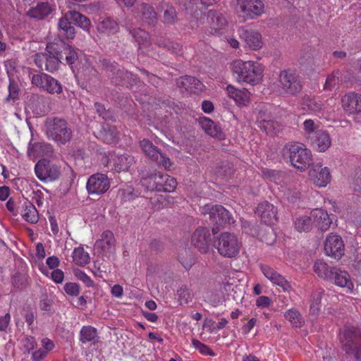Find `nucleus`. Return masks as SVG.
Wrapping results in <instances>:
<instances>
[{"mask_svg":"<svg viewBox=\"0 0 361 361\" xmlns=\"http://www.w3.org/2000/svg\"><path fill=\"white\" fill-rule=\"evenodd\" d=\"M232 71L238 82L255 85L262 80L264 68L258 62L237 60L232 63Z\"/></svg>","mask_w":361,"mask_h":361,"instance_id":"obj_1","label":"nucleus"},{"mask_svg":"<svg viewBox=\"0 0 361 361\" xmlns=\"http://www.w3.org/2000/svg\"><path fill=\"white\" fill-rule=\"evenodd\" d=\"M282 156L291 165L301 171L307 169L312 161V152L300 142L287 143L282 149Z\"/></svg>","mask_w":361,"mask_h":361,"instance_id":"obj_2","label":"nucleus"},{"mask_svg":"<svg viewBox=\"0 0 361 361\" xmlns=\"http://www.w3.org/2000/svg\"><path fill=\"white\" fill-rule=\"evenodd\" d=\"M47 137L58 145H65L73 137V130L68 121L61 118H48L45 121Z\"/></svg>","mask_w":361,"mask_h":361,"instance_id":"obj_3","label":"nucleus"},{"mask_svg":"<svg viewBox=\"0 0 361 361\" xmlns=\"http://www.w3.org/2000/svg\"><path fill=\"white\" fill-rule=\"evenodd\" d=\"M342 348L346 354L353 355L356 360L361 356V329L355 326L345 328L341 338Z\"/></svg>","mask_w":361,"mask_h":361,"instance_id":"obj_4","label":"nucleus"},{"mask_svg":"<svg viewBox=\"0 0 361 361\" xmlns=\"http://www.w3.org/2000/svg\"><path fill=\"white\" fill-rule=\"evenodd\" d=\"M214 245L220 255L233 258L239 254L242 244L235 234L224 232L214 240Z\"/></svg>","mask_w":361,"mask_h":361,"instance_id":"obj_5","label":"nucleus"},{"mask_svg":"<svg viewBox=\"0 0 361 361\" xmlns=\"http://www.w3.org/2000/svg\"><path fill=\"white\" fill-rule=\"evenodd\" d=\"M202 212L204 215L208 214L211 222L216 226V228H212L214 234L217 233L219 227H224L234 223L230 212L222 205L207 204L202 208Z\"/></svg>","mask_w":361,"mask_h":361,"instance_id":"obj_6","label":"nucleus"},{"mask_svg":"<svg viewBox=\"0 0 361 361\" xmlns=\"http://www.w3.org/2000/svg\"><path fill=\"white\" fill-rule=\"evenodd\" d=\"M48 49L51 54L59 56L60 62L63 59L69 66H73L78 59V55L75 49L62 39H55L48 43Z\"/></svg>","mask_w":361,"mask_h":361,"instance_id":"obj_7","label":"nucleus"},{"mask_svg":"<svg viewBox=\"0 0 361 361\" xmlns=\"http://www.w3.org/2000/svg\"><path fill=\"white\" fill-rule=\"evenodd\" d=\"M37 177L42 182H52L59 178L60 168L47 159L37 161L35 166Z\"/></svg>","mask_w":361,"mask_h":361,"instance_id":"obj_8","label":"nucleus"},{"mask_svg":"<svg viewBox=\"0 0 361 361\" xmlns=\"http://www.w3.org/2000/svg\"><path fill=\"white\" fill-rule=\"evenodd\" d=\"M34 61L39 68L51 73L58 70L61 63L59 56L51 53L48 49V44L47 45L45 52L35 54Z\"/></svg>","mask_w":361,"mask_h":361,"instance_id":"obj_9","label":"nucleus"},{"mask_svg":"<svg viewBox=\"0 0 361 361\" xmlns=\"http://www.w3.org/2000/svg\"><path fill=\"white\" fill-rule=\"evenodd\" d=\"M110 188L108 176L104 173H94L89 177L86 188L90 195L104 194Z\"/></svg>","mask_w":361,"mask_h":361,"instance_id":"obj_10","label":"nucleus"},{"mask_svg":"<svg viewBox=\"0 0 361 361\" xmlns=\"http://www.w3.org/2000/svg\"><path fill=\"white\" fill-rule=\"evenodd\" d=\"M237 6L244 17L250 19L261 16L264 8L261 0H237Z\"/></svg>","mask_w":361,"mask_h":361,"instance_id":"obj_11","label":"nucleus"},{"mask_svg":"<svg viewBox=\"0 0 361 361\" xmlns=\"http://www.w3.org/2000/svg\"><path fill=\"white\" fill-rule=\"evenodd\" d=\"M256 215L266 225H274L278 221V209L271 203L264 201L258 204Z\"/></svg>","mask_w":361,"mask_h":361,"instance_id":"obj_12","label":"nucleus"},{"mask_svg":"<svg viewBox=\"0 0 361 361\" xmlns=\"http://www.w3.org/2000/svg\"><path fill=\"white\" fill-rule=\"evenodd\" d=\"M309 176L313 183L321 188L325 187L331 180V176L328 167H323L321 163L312 164L309 171Z\"/></svg>","mask_w":361,"mask_h":361,"instance_id":"obj_13","label":"nucleus"},{"mask_svg":"<svg viewBox=\"0 0 361 361\" xmlns=\"http://www.w3.org/2000/svg\"><path fill=\"white\" fill-rule=\"evenodd\" d=\"M324 252L329 257L340 259L344 255V243L341 237L333 233L329 235L324 243Z\"/></svg>","mask_w":361,"mask_h":361,"instance_id":"obj_14","label":"nucleus"},{"mask_svg":"<svg viewBox=\"0 0 361 361\" xmlns=\"http://www.w3.org/2000/svg\"><path fill=\"white\" fill-rule=\"evenodd\" d=\"M210 242L211 234L207 228L199 227L192 235V244L202 253L209 251Z\"/></svg>","mask_w":361,"mask_h":361,"instance_id":"obj_15","label":"nucleus"},{"mask_svg":"<svg viewBox=\"0 0 361 361\" xmlns=\"http://www.w3.org/2000/svg\"><path fill=\"white\" fill-rule=\"evenodd\" d=\"M279 81L286 93L295 94L302 90L299 78L288 71H283L280 73Z\"/></svg>","mask_w":361,"mask_h":361,"instance_id":"obj_16","label":"nucleus"},{"mask_svg":"<svg viewBox=\"0 0 361 361\" xmlns=\"http://www.w3.org/2000/svg\"><path fill=\"white\" fill-rule=\"evenodd\" d=\"M329 281L334 282L336 286L345 288L346 293H352L353 290L354 284L349 274L338 267H333V273Z\"/></svg>","mask_w":361,"mask_h":361,"instance_id":"obj_17","label":"nucleus"},{"mask_svg":"<svg viewBox=\"0 0 361 361\" xmlns=\"http://www.w3.org/2000/svg\"><path fill=\"white\" fill-rule=\"evenodd\" d=\"M262 271L264 276L267 278L274 284L282 288L283 291H290L293 288L289 281L284 276L276 271L274 269L269 266H262Z\"/></svg>","mask_w":361,"mask_h":361,"instance_id":"obj_18","label":"nucleus"},{"mask_svg":"<svg viewBox=\"0 0 361 361\" xmlns=\"http://www.w3.org/2000/svg\"><path fill=\"white\" fill-rule=\"evenodd\" d=\"M239 35L245 44L251 49L257 50L262 47V36L258 32L252 29L241 27L239 30Z\"/></svg>","mask_w":361,"mask_h":361,"instance_id":"obj_19","label":"nucleus"},{"mask_svg":"<svg viewBox=\"0 0 361 361\" xmlns=\"http://www.w3.org/2000/svg\"><path fill=\"white\" fill-rule=\"evenodd\" d=\"M308 140L311 145L321 152H325L331 144L329 133L322 130H317Z\"/></svg>","mask_w":361,"mask_h":361,"instance_id":"obj_20","label":"nucleus"},{"mask_svg":"<svg viewBox=\"0 0 361 361\" xmlns=\"http://www.w3.org/2000/svg\"><path fill=\"white\" fill-rule=\"evenodd\" d=\"M226 90L228 96L233 99L238 106H245L250 103V93L247 90L237 89L234 86L228 85Z\"/></svg>","mask_w":361,"mask_h":361,"instance_id":"obj_21","label":"nucleus"},{"mask_svg":"<svg viewBox=\"0 0 361 361\" xmlns=\"http://www.w3.org/2000/svg\"><path fill=\"white\" fill-rule=\"evenodd\" d=\"M341 102L345 111L350 114L361 113V94L348 93L343 97Z\"/></svg>","mask_w":361,"mask_h":361,"instance_id":"obj_22","label":"nucleus"},{"mask_svg":"<svg viewBox=\"0 0 361 361\" xmlns=\"http://www.w3.org/2000/svg\"><path fill=\"white\" fill-rule=\"evenodd\" d=\"M301 106L304 110L310 111L315 114H322L325 109L324 103L322 99L310 95H305L302 97Z\"/></svg>","mask_w":361,"mask_h":361,"instance_id":"obj_23","label":"nucleus"},{"mask_svg":"<svg viewBox=\"0 0 361 361\" xmlns=\"http://www.w3.org/2000/svg\"><path fill=\"white\" fill-rule=\"evenodd\" d=\"M311 215L314 218L315 226L322 231H326L332 224V219L328 213L322 209H315L311 212Z\"/></svg>","mask_w":361,"mask_h":361,"instance_id":"obj_24","label":"nucleus"},{"mask_svg":"<svg viewBox=\"0 0 361 361\" xmlns=\"http://www.w3.org/2000/svg\"><path fill=\"white\" fill-rule=\"evenodd\" d=\"M199 123L204 132L211 137H217L219 139L224 138V134L221 127L210 118L202 117L199 120Z\"/></svg>","mask_w":361,"mask_h":361,"instance_id":"obj_25","label":"nucleus"},{"mask_svg":"<svg viewBox=\"0 0 361 361\" xmlns=\"http://www.w3.org/2000/svg\"><path fill=\"white\" fill-rule=\"evenodd\" d=\"M54 8L48 2H39L36 6L32 7L27 15L32 18L42 20L52 13Z\"/></svg>","mask_w":361,"mask_h":361,"instance_id":"obj_26","label":"nucleus"},{"mask_svg":"<svg viewBox=\"0 0 361 361\" xmlns=\"http://www.w3.org/2000/svg\"><path fill=\"white\" fill-rule=\"evenodd\" d=\"M177 86L190 92L200 91L202 90V83L196 78L192 76H183L177 80Z\"/></svg>","mask_w":361,"mask_h":361,"instance_id":"obj_27","label":"nucleus"},{"mask_svg":"<svg viewBox=\"0 0 361 361\" xmlns=\"http://www.w3.org/2000/svg\"><path fill=\"white\" fill-rule=\"evenodd\" d=\"M157 184L159 192H171L174 191L177 186L176 180L168 174L157 172Z\"/></svg>","mask_w":361,"mask_h":361,"instance_id":"obj_28","label":"nucleus"},{"mask_svg":"<svg viewBox=\"0 0 361 361\" xmlns=\"http://www.w3.org/2000/svg\"><path fill=\"white\" fill-rule=\"evenodd\" d=\"M207 20L210 28L216 32L221 30L226 24V18L216 11H209L207 14Z\"/></svg>","mask_w":361,"mask_h":361,"instance_id":"obj_29","label":"nucleus"},{"mask_svg":"<svg viewBox=\"0 0 361 361\" xmlns=\"http://www.w3.org/2000/svg\"><path fill=\"white\" fill-rule=\"evenodd\" d=\"M114 169L117 172L128 171L134 163V157L128 154L116 155L112 158Z\"/></svg>","mask_w":361,"mask_h":361,"instance_id":"obj_30","label":"nucleus"},{"mask_svg":"<svg viewBox=\"0 0 361 361\" xmlns=\"http://www.w3.org/2000/svg\"><path fill=\"white\" fill-rule=\"evenodd\" d=\"M23 218L30 224H36L39 220V214L32 203L26 200L23 202L21 209Z\"/></svg>","mask_w":361,"mask_h":361,"instance_id":"obj_31","label":"nucleus"},{"mask_svg":"<svg viewBox=\"0 0 361 361\" xmlns=\"http://www.w3.org/2000/svg\"><path fill=\"white\" fill-rule=\"evenodd\" d=\"M97 28L99 32L106 35H114L119 30L118 24L111 18H105L100 20Z\"/></svg>","mask_w":361,"mask_h":361,"instance_id":"obj_32","label":"nucleus"},{"mask_svg":"<svg viewBox=\"0 0 361 361\" xmlns=\"http://www.w3.org/2000/svg\"><path fill=\"white\" fill-rule=\"evenodd\" d=\"M71 23H73L68 16V12L59 20L58 27L67 39H73L75 35V28Z\"/></svg>","mask_w":361,"mask_h":361,"instance_id":"obj_33","label":"nucleus"},{"mask_svg":"<svg viewBox=\"0 0 361 361\" xmlns=\"http://www.w3.org/2000/svg\"><path fill=\"white\" fill-rule=\"evenodd\" d=\"M68 16L75 25L80 27L85 31H89L91 27L90 18L75 11H68Z\"/></svg>","mask_w":361,"mask_h":361,"instance_id":"obj_34","label":"nucleus"},{"mask_svg":"<svg viewBox=\"0 0 361 361\" xmlns=\"http://www.w3.org/2000/svg\"><path fill=\"white\" fill-rule=\"evenodd\" d=\"M137 9L145 23L149 25H154L157 22V15L152 6L147 4H142Z\"/></svg>","mask_w":361,"mask_h":361,"instance_id":"obj_35","label":"nucleus"},{"mask_svg":"<svg viewBox=\"0 0 361 361\" xmlns=\"http://www.w3.org/2000/svg\"><path fill=\"white\" fill-rule=\"evenodd\" d=\"M53 152L52 145L47 142H35L30 149V153L38 157H50Z\"/></svg>","mask_w":361,"mask_h":361,"instance_id":"obj_36","label":"nucleus"},{"mask_svg":"<svg viewBox=\"0 0 361 361\" xmlns=\"http://www.w3.org/2000/svg\"><path fill=\"white\" fill-rule=\"evenodd\" d=\"M140 146L145 155L152 161L157 159V157H160V149L149 140L143 139L141 140Z\"/></svg>","mask_w":361,"mask_h":361,"instance_id":"obj_37","label":"nucleus"},{"mask_svg":"<svg viewBox=\"0 0 361 361\" xmlns=\"http://www.w3.org/2000/svg\"><path fill=\"white\" fill-rule=\"evenodd\" d=\"M163 9V22L166 25H174L178 20V13L173 6L164 4Z\"/></svg>","mask_w":361,"mask_h":361,"instance_id":"obj_38","label":"nucleus"},{"mask_svg":"<svg viewBox=\"0 0 361 361\" xmlns=\"http://www.w3.org/2000/svg\"><path fill=\"white\" fill-rule=\"evenodd\" d=\"M284 317L290 322L293 327L300 328L305 324V319L300 312L294 308L290 309L284 313Z\"/></svg>","mask_w":361,"mask_h":361,"instance_id":"obj_39","label":"nucleus"},{"mask_svg":"<svg viewBox=\"0 0 361 361\" xmlns=\"http://www.w3.org/2000/svg\"><path fill=\"white\" fill-rule=\"evenodd\" d=\"M313 269L319 277L328 281L330 280L333 273V267H329L326 263L322 260L315 262Z\"/></svg>","mask_w":361,"mask_h":361,"instance_id":"obj_40","label":"nucleus"},{"mask_svg":"<svg viewBox=\"0 0 361 361\" xmlns=\"http://www.w3.org/2000/svg\"><path fill=\"white\" fill-rule=\"evenodd\" d=\"M157 172H150L147 173L146 175L143 176L140 180V183L143 187H145L147 190L158 191V185L157 184Z\"/></svg>","mask_w":361,"mask_h":361,"instance_id":"obj_41","label":"nucleus"},{"mask_svg":"<svg viewBox=\"0 0 361 361\" xmlns=\"http://www.w3.org/2000/svg\"><path fill=\"white\" fill-rule=\"evenodd\" d=\"M99 135L102 140L107 144L114 143L118 139V133L114 126L104 128Z\"/></svg>","mask_w":361,"mask_h":361,"instance_id":"obj_42","label":"nucleus"},{"mask_svg":"<svg viewBox=\"0 0 361 361\" xmlns=\"http://www.w3.org/2000/svg\"><path fill=\"white\" fill-rule=\"evenodd\" d=\"M134 75L131 73L120 67L116 70L114 74L112 75H109L111 83L116 85H121L126 80L132 79Z\"/></svg>","mask_w":361,"mask_h":361,"instance_id":"obj_43","label":"nucleus"},{"mask_svg":"<svg viewBox=\"0 0 361 361\" xmlns=\"http://www.w3.org/2000/svg\"><path fill=\"white\" fill-rule=\"evenodd\" d=\"M97 337V329L91 326H84L80 330V341L82 343L94 342Z\"/></svg>","mask_w":361,"mask_h":361,"instance_id":"obj_44","label":"nucleus"},{"mask_svg":"<svg viewBox=\"0 0 361 361\" xmlns=\"http://www.w3.org/2000/svg\"><path fill=\"white\" fill-rule=\"evenodd\" d=\"M81 78L86 82L90 83L97 76L98 72L90 63L86 62L82 67L81 71L79 73Z\"/></svg>","mask_w":361,"mask_h":361,"instance_id":"obj_45","label":"nucleus"},{"mask_svg":"<svg viewBox=\"0 0 361 361\" xmlns=\"http://www.w3.org/2000/svg\"><path fill=\"white\" fill-rule=\"evenodd\" d=\"M73 259L76 264L85 266L90 262L89 254L84 250L83 247H76L73 252Z\"/></svg>","mask_w":361,"mask_h":361,"instance_id":"obj_46","label":"nucleus"},{"mask_svg":"<svg viewBox=\"0 0 361 361\" xmlns=\"http://www.w3.org/2000/svg\"><path fill=\"white\" fill-rule=\"evenodd\" d=\"M43 90L52 94H59L63 91L61 84L51 75H49Z\"/></svg>","mask_w":361,"mask_h":361,"instance_id":"obj_47","label":"nucleus"},{"mask_svg":"<svg viewBox=\"0 0 361 361\" xmlns=\"http://www.w3.org/2000/svg\"><path fill=\"white\" fill-rule=\"evenodd\" d=\"M312 220L310 216H302L296 219L295 221V228L300 231L308 232L312 226Z\"/></svg>","mask_w":361,"mask_h":361,"instance_id":"obj_48","label":"nucleus"},{"mask_svg":"<svg viewBox=\"0 0 361 361\" xmlns=\"http://www.w3.org/2000/svg\"><path fill=\"white\" fill-rule=\"evenodd\" d=\"M8 95L6 98L7 102L11 100L16 101L19 99L20 88L18 83L13 79H9V85L8 87Z\"/></svg>","mask_w":361,"mask_h":361,"instance_id":"obj_49","label":"nucleus"},{"mask_svg":"<svg viewBox=\"0 0 361 361\" xmlns=\"http://www.w3.org/2000/svg\"><path fill=\"white\" fill-rule=\"evenodd\" d=\"M118 197L123 202H127L133 200L137 197V195L132 187L128 186L125 188L119 189Z\"/></svg>","mask_w":361,"mask_h":361,"instance_id":"obj_50","label":"nucleus"},{"mask_svg":"<svg viewBox=\"0 0 361 361\" xmlns=\"http://www.w3.org/2000/svg\"><path fill=\"white\" fill-rule=\"evenodd\" d=\"M129 34L140 44L147 42L149 39V33L142 29L135 27Z\"/></svg>","mask_w":361,"mask_h":361,"instance_id":"obj_51","label":"nucleus"},{"mask_svg":"<svg viewBox=\"0 0 361 361\" xmlns=\"http://www.w3.org/2000/svg\"><path fill=\"white\" fill-rule=\"evenodd\" d=\"M339 75L340 72L338 71H334L331 74L329 75L324 85V90H332L338 83Z\"/></svg>","mask_w":361,"mask_h":361,"instance_id":"obj_52","label":"nucleus"},{"mask_svg":"<svg viewBox=\"0 0 361 361\" xmlns=\"http://www.w3.org/2000/svg\"><path fill=\"white\" fill-rule=\"evenodd\" d=\"M99 63L102 69L106 72L109 78V75H112L114 74L116 70L120 67L117 63L111 62L110 60L106 59L100 60Z\"/></svg>","mask_w":361,"mask_h":361,"instance_id":"obj_53","label":"nucleus"},{"mask_svg":"<svg viewBox=\"0 0 361 361\" xmlns=\"http://www.w3.org/2000/svg\"><path fill=\"white\" fill-rule=\"evenodd\" d=\"M99 63L102 69L106 72L109 78V75H112L114 74L116 70L120 67L117 63L111 62L110 60L106 59L100 60Z\"/></svg>","mask_w":361,"mask_h":361,"instance_id":"obj_54","label":"nucleus"},{"mask_svg":"<svg viewBox=\"0 0 361 361\" xmlns=\"http://www.w3.org/2000/svg\"><path fill=\"white\" fill-rule=\"evenodd\" d=\"M322 292L319 291L313 296L314 301L311 304L310 307V314L312 317H316L318 316V314L319 313V311H320L319 303H320V300L322 298Z\"/></svg>","mask_w":361,"mask_h":361,"instance_id":"obj_55","label":"nucleus"},{"mask_svg":"<svg viewBox=\"0 0 361 361\" xmlns=\"http://www.w3.org/2000/svg\"><path fill=\"white\" fill-rule=\"evenodd\" d=\"M177 295L181 303L188 304L192 300V293H190L189 288L185 286L180 287L178 290Z\"/></svg>","mask_w":361,"mask_h":361,"instance_id":"obj_56","label":"nucleus"},{"mask_svg":"<svg viewBox=\"0 0 361 361\" xmlns=\"http://www.w3.org/2000/svg\"><path fill=\"white\" fill-rule=\"evenodd\" d=\"M48 77L49 75L44 73L33 74L31 77L32 84L43 89Z\"/></svg>","mask_w":361,"mask_h":361,"instance_id":"obj_57","label":"nucleus"},{"mask_svg":"<svg viewBox=\"0 0 361 361\" xmlns=\"http://www.w3.org/2000/svg\"><path fill=\"white\" fill-rule=\"evenodd\" d=\"M53 302L51 296L47 294L42 295L39 300V307L43 311L49 312L51 310Z\"/></svg>","mask_w":361,"mask_h":361,"instance_id":"obj_58","label":"nucleus"},{"mask_svg":"<svg viewBox=\"0 0 361 361\" xmlns=\"http://www.w3.org/2000/svg\"><path fill=\"white\" fill-rule=\"evenodd\" d=\"M192 345L197 349L201 354L214 356V352L205 344L197 339L192 340Z\"/></svg>","mask_w":361,"mask_h":361,"instance_id":"obj_59","label":"nucleus"},{"mask_svg":"<svg viewBox=\"0 0 361 361\" xmlns=\"http://www.w3.org/2000/svg\"><path fill=\"white\" fill-rule=\"evenodd\" d=\"M261 128L264 129L267 133H274L279 128V125L276 122L272 120H263L260 123Z\"/></svg>","mask_w":361,"mask_h":361,"instance_id":"obj_60","label":"nucleus"},{"mask_svg":"<svg viewBox=\"0 0 361 361\" xmlns=\"http://www.w3.org/2000/svg\"><path fill=\"white\" fill-rule=\"evenodd\" d=\"M102 241L104 243V247L107 246L108 248L114 245L115 239L114 233L110 231H104L102 235Z\"/></svg>","mask_w":361,"mask_h":361,"instance_id":"obj_61","label":"nucleus"},{"mask_svg":"<svg viewBox=\"0 0 361 361\" xmlns=\"http://www.w3.org/2000/svg\"><path fill=\"white\" fill-rule=\"evenodd\" d=\"M74 274L78 279L83 282L87 287L94 286V281L84 271L77 269L74 271Z\"/></svg>","mask_w":361,"mask_h":361,"instance_id":"obj_62","label":"nucleus"},{"mask_svg":"<svg viewBox=\"0 0 361 361\" xmlns=\"http://www.w3.org/2000/svg\"><path fill=\"white\" fill-rule=\"evenodd\" d=\"M64 290L71 296H77L80 293V286L76 283H66L64 286Z\"/></svg>","mask_w":361,"mask_h":361,"instance_id":"obj_63","label":"nucleus"},{"mask_svg":"<svg viewBox=\"0 0 361 361\" xmlns=\"http://www.w3.org/2000/svg\"><path fill=\"white\" fill-rule=\"evenodd\" d=\"M303 126L305 133L308 135L307 138L313 135V134L317 131L315 130V123L312 119L305 120L303 123Z\"/></svg>","mask_w":361,"mask_h":361,"instance_id":"obj_64","label":"nucleus"}]
</instances>
